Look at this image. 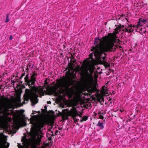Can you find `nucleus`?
<instances>
[{"mask_svg":"<svg viewBox=\"0 0 148 148\" xmlns=\"http://www.w3.org/2000/svg\"><path fill=\"white\" fill-rule=\"evenodd\" d=\"M12 35L10 36V40H11L12 39Z\"/></svg>","mask_w":148,"mask_h":148,"instance_id":"obj_18","label":"nucleus"},{"mask_svg":"<svg viewBox=\"0 0 148 148\" xmlns=\"http://www.w3.org/2000/svg\"><path fill=\"white\" fill-rule=\"evenodd\" d=\"M83 67L87 70L86 73V76L83 83L84 87L88 88L91 86L93 82V77L92 74L95 67L89 62L85 60L82 64Z\"/></svg>","mask_w":148,"mask_h":148,"instance_id":"obj_4","label":"nucleus"},{"mask_svg":"<svg viewBox=\"0 0 148 148\" xmlns=\"http://www.w3.org/2000/svg\"><path fill=\"white\" fill-rule=\"evenodd\" d=\"M36 111H33L32 113V114H34L36 113Z\"/></svg>","mask_w":148,"mask_h":148,"instance_id":"obj_19","label":"nucleus"},{"mask_svg":"<svg viewBox=\"0 0 148 148\" xmlns=\"http://www.w3.org/2000/svg\"><path fill=\"white\" fill-rule=\"evenodd\" d=\"M64 82L62 81L58 80L57 81V84L55 85V89L54 91V93L56 95H58V93L56 92L58 88L61 89L62 88L65 86Z\"/></svg>","mask_w":148,"mask_h":148,"instance_id":"obj_8","label":"nucleus"},{"mask_svg":"<svg viewBox=\"0 0 148 148\" xmlns=\"http://www.w3.org/2000/svg\"><path fill=\"white\" fill-rule=\"evenodd\" d=\"M9 146V143H7V145H5V147H6V148H7Z\"/></svg>","mask_w":148,"mask_h":148,"instance_id":"obj_17","label":"nucleus"},{"mask_svg":"<svg viewBox=\"0 0 148 148\" xmlns=\"http://www.w3.org/2000/svg\"><path fill=\"white\" fill-rule=\"evenodd\" d=\"M146 22V20L145 19H143L142 20L141 19H139V21L138 22V23L137 25H138V26L139 25H142L143 26V24H145Z\"/></svg>","mask_w":148,"mask_h":148,"instance_id":"obj_11","label":"nucleus"},{"mask_svg":"<svg viewBox=\"0 0 148 148\" xmlns=\"http://www.w3.org/2000/svg\"><path fill=\"white\" fill-rule=\"evenodd\" d=\"M135 28L136 29L135 32H138L140 34L145 33L146 32V28L143 26L136 25Z\"/></svg>","mask_w":148,"mask_h":148,"instance_id":"obj_10","label":"nucleus"},{"mask_svg":"<svg viewBox=\"0 0 148 148\" xmlns=\"http://www.w3.org/2000/svg\"><path fill=\"white\" fill-rule=\"evenodd\" d=\"M68 116H71L75 122H77L79 120V119L76 118V117L79 115L77 111L75 106L72 107L70 110H68L67 112Z\"/></svg>","mask_w":148,"mask_h":148,"instance_id":"obj_6","label":"nucleus"},{"mask_svg":"<svg viewBox=\"0 0 148 148\" xmlns=\"http://www.w3.org/2000/svg\"><path fill=\"white\" fill-rule=\"evenodd\" d=\"M8 17H9L8 16V15H7L6 16V21H5L6 23H7L9 21V19L8 18Z\"/></svg>","mask_w":148,"mask_h":148,"instance_id":"obj_16","label":"nucleus"},{"mask_svg":"<svg viewBox=\"0 0 148 148\" xmlns=\"http://www.w3.org/2000/svg\"><path fill=\"white\" fill-rule=\"evenodd\" d=\"M79 117L81 119L80 120V121H81V122H82L83 121H86L88 119V118L87 117H86V116H84L82 119L80 116H79Z\"/></svg>","mask_w":148,"mask_h":148,"instance_id":"obj_14","label":"nucleus"},{"mask_svg":"<svg viewBox=\"0 0 148 148\" xmlns=\"http://www.w3.org/2000/svg\"><path fill=\"white\" fill-rule=\"evenodd\" d=\"M81 69V67L79 65L77 66L75 68L73 65H71L69 70V74L72 76L73 78L76 77V74L77 71H79Z\"/></svg>","mask_w":148,"mask_h":148,"instance_id":"obj_7","label":"nucleus"},{"mask_svg":"<svg viewBox=\"0 0 148 148\" xmlns=\"http://www.w3.org/2000/svg\"><path fill=\"white\" fill-rule=\"evenodd\" d=\"M58 132V131H56V133L57 132Z\"/></svg>","mask_w":148,"mask_h":148,"instance_id":"obj_23","label":"nucleus"},{"mask_svg":"<svg viewBox=\"0 0 148 148\" xmlns=\"http://www.w3.org/2000/svg\"><path fill=\"white\" fill-rule=\"evenodd\" d=\"M14 103L16 105L19 104L21 103L20 100L19 99H17L14 101Z\"/></svg>","mask_w":148,"mask_h":148,"instance_id":"obj_15","label":"nucleus"},{"mask_svg":"<svg viewBox=\"0 0 148 148\" xmlns=\"http://www.w3.org/2000/svg\"><path fill=\"white\" fill-rule=\"evenodd\" d=\"M97 126L101 129H103L104 128L103 123L100 122L97 124Z\"/></svg>","mask_w":148,"mask_h":148,"instance_id":"obj_13","label":"nucleus"},{"mask_svg":"<svg viewBox=\"0 0 148 148\" xmlns=\"http://www.w3.org/2000/svg\"><path fill=\"white\" fill-rule=\"evenodd\" d=\"M6 143V142H5V143H4L5 145Z\"/></svg>","mask_w":148,"mask_h":148,"instance_id":"obj_22","label":"nucleus"},{"mask_svg":"<svg viewBox=\"0 0 148 148\" xmlns=\"http://www.w3.org/2000/svg\"><path fill=\"white\" fill-rule=\"evenodd\" d=\"M136 26V25L132 26L131 25L128 26L127 27H126L123 30L125 32H127L129 33H130L133 32H136L135 31L136 29L135 28V27Z\"/></svg>","mask_w":148,"mask_h":148,"instance_id":"obj_9","label":"nucleus"},{"mask_svg":"<svg viewBox=\"0 0 148 148\" xmlns=\"http://www.w3.org/2000/svg\"><path fill=\"white\" fill-rule=\"evenodd\" d=\"M36 75L35 73H34L31 76L30 79H28L27 75L25 77V81L30 89H25L24 96L26 100H30L32 106L37 103L38 100L37 98L38 96V95H43L44 94L43 87L39 86L36 87L35 86Z\"/></svg>","mask_w":148,"mask_h":148,"instance_id":"obj_3","label":"nucleus"},{"mask_svg":"<svg viewBox=\"0 0 148 148\" xmlns=\"http://www.w3.org/2000/svg\"><path fill=\"white\" fill-rule=\"evenodd\" d=\"M120 31L119 28H116L113 33L109 34V38L103 37L100 39L95 38L94 41L95 46L92 48L91 50L93 52L90 54V58L92 59V57L94 55L97 58L99 59L101 57L103 53L105 55V52L110 50L113 46L114 42H119V40L117 39L116 35Z\"/></svg>","mask_w":148,"mask_h":148,"instance_id":"obj_1","label":"nucleus"},{"mask_svg":"<svg viewBox=\"0 0 148 148\" xmlns=\"http://www.w3.org/2000/svg\"><path fill=\"white\" fill-rule=\"evenodd\" d=\"M30 123L33 125L31 128L32 137L34 142H32L26 138L22 139L23 145H20L18 148H37L36 145H39L41 141V138L43 136V134L40 132L41 129L43 127V124L41 121L38 120L33 116L30 120ZM39 148H45L42 146Z\"/></svg>","mask_w":148,"mask_h":148,"instance_id":"obj_2","label":"nucleus"},{"mask_svg":"<svg viewBox=\"0 0 148 148\" xmlns=\"http://www.w3.org/2000/svg\"><path fill=\"white\" fill-rule=\"evenodd\" d=\"M0 98L3 100H0L1 104L0 106V116L1 114L3 113V114L5 116L10 115L11 113L8 112L9 110V106L8 105V101L9 99L7 97H4V95L1 96Z\"/></svg>","mask_w":148,"mask_h":148,"instance_id":"obj_5","label":"nucleus"},{"mask_svg":"<svg viewBox=\"0 0 148 148\" xmlns=\"http://www.w3.org/2000/svg\"><path fill=\"white\" fill-rule=\"evenodd\" d=\"M120 111L121 112H122L123 111V110H120Z\"/></svg>","mask_w":148,"mask_h":148,"instance_id":"obj_20","label":"nucleus"},{"mask_svg":"<svg viewBox=\"0 0 148 148\" xmlns=\"http://www.w3.org/2000/svg\"><path fill=\"white\" fill-rule=\"evenodd\" d=\"M58 92H60V91H58Z\"/></svg>","mask_w":148,"mask_h":148,"instance_id":"obj_24","label":"nucleus"},{"mask_svg":"<svg viewBox=\"0 0 148 148\" xmlns=\"http://www.w3.org/2000/svg\"><path fill=\"white\" fill-rule=\"evenodd\" d=\"M47 103H51V102L50 101H47Z\"/></svg>","mask_w":148,"mask_h":148,"instance_id":"obj_21","label":"nucleus"},{"mask_svg":"<svg viewBox=\"0 0 148 148\" xmlns=\"http://www.w3.org/2000/svg\"><path fill=\"white\" fill-rule=\"evenodd\" d=\"M102 92L103 94L106 95L108 94V89L106 87H103L102 88Z\"/></svg>","mask_w":148,"mask_h":148,"instance_id":"obj_12","label":"nucleus"}]
</instances>
